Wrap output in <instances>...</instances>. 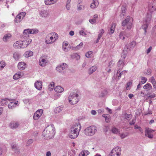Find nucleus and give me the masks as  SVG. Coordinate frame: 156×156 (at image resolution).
I'll return each instance as SVG.
<instances>
[{
  "mask_svg": "<svg viewBox=\"0 0 156 156\" xmlns=\"http://www.w3.org/2000/svg\"><path fill=\"white\" fill-rule=\"evenodd\" d=\"M97 3L95 2V1L93 0V2L91 3L90 5V7L92 8H95L98 5Z\"/></svg>",
  "mask_w": 156,
  "mask_h": 156,
  "instance_id": "40",
  "label": "nucleus"
},
{
  "mask_svg": "<svg viewBox=\"0 0 156 156\" xmlns=\"http://www.w3.org/2000/svg\"><path fill=\"white\" fill-rule=\"evenodd\" d=\"M11 35L10 34H5L3 38V41L4 42H7L11 38Z\"/></svg>",
  "mask_w": 156,
  "mask_h": 156,
  "instance_id": "14",
  "label": "nucleus"
},
{
  "mask_svg": "<svg viewBox=\"0 0 156 156\" xmlns=\"http://www.w3.org/2000/svg\"><path fill=\"white\" fill-rule=\"evenodd\" d=\"M18 67L19 69L22 70L25 68V64L24 62H19L18 64Z\"/></svg>",
  "mask_w": 156,
  "mask_h": 156,
  "instance_id": "17",
  "label": "nucleus"
},
{
  "mask_svg": "<svg viewBox=\"0 0 156 156\" xmlns=\"http://www.w3.org/2000/svg\"><path fill=\"white\" fill-rule=\"evenodd\" d=\"M119 136L121 139H124L129 135V133L128 132H126L124 133H119Z\"/></svg>",
  "mask_w": 156,
  "mask_h": 156,
  "instance_id": "34",
  "label": "nucleus"
},
{
  "mask_svg": "<svg viewBox=\"0 0 156 156\" xmlns=\"http://www.w3.org/2000/svg\"><path fill=\"white\" fill-rule=\"evenodd\" d=\"M78 96V94L77 93L70 94L69 97V102L72 105L76 104L79 101Z\"/></svg>",
  "mask_w": 156,
  "mask_h": 156,
  "instance_id": "5",
  "label": "nucleus"
},
{
  "mask_svg": "<svg viewBox=\"0 0 156 156\" xmlns=\"http://www.w3.org/2000/svg\"><path fill=\"white\" fill-rule=\"evenodd\" d=\"M62 49L64 51L66 52H67L70 50V45H69L68 46H65L64 45H63Z\"/></svg>",
  "mask_w": 156,
  "mask_h": 156,
  "instance_id": "36",
  "label": "nucleus"
},
{
  "mask_svg": "<svg viewBox=\"0 0 156 156\" xmlns=\"http://www.w3.org/2000/svg\"><path fill=\"white\" fill-rule=\"evenodd\" d=\"M5 66V63L2 61L0 62V70H2Z\"/></svg>",
  "mask_w": 156,
  "mask_h": 156,
  "instance_id": "39",
  "label": "nucleus"
},
{
  "mask_svg": "<svg viewBox=\"0 0 156 156\" xmlns=\"http://www.w3.org/2000/svg\"><path fill=\"white\" fill-rule=\"evenodd\" d=\"M112 131L114 133L117 134L118 133H120V131L119 129L115 127L112 129Z\"/></svg>",
  "mask_w": 156,
  "mask_h": 156,
  "instance_id": "44",
  "label": "nucleus"
},
{
  "mask_svg": "<svg viewBox=\"0 0 156 156\" xmlns=\"http://www.w3.org/2000/svg\"><path fill=\"white\" fill-rule=\"evenodd\" d=\"M115 28V25L114 24H112V26L110 28L109 30H108V33L110 34H113L114 32V30Z\"/></svg>",
  "mask_w": 156,
  "mask_h": 156,
  "instance_id": "29",
  "label": "nucleus"
},
{
  "mask_svg": "<svg viewBox=\"0 0 156 156\" xmlns=\"http://www.w3.org/2000/svg\"><path fill=\"white\" fill-rule=\"evenodd\" d=\"M126 56L124 52H123L122 53V56L118 62V66L119 70H122L125 65L126 62L124 60Z\"/></svg>",
  "mask_w": 156,
  "mask_h": 156,
  "instance_id": "6",
  "label": "nucleus"
},
{
  "mask_svg": "<svg viewBox=\"0 0 156 156\" xmlns=\"http://www.w3.org/2000/svg\"><path fill=\"white\" fill-rule=\"evenodd\" d=\"M126 8L125 7L122 6V7L121 9V12L120 15L121 17H122L125 15L126 13Z\"/></svg>",
  "mask_w": 156,
  "mask_h": 156,
  "instance_id": "26",
  "label": "nucleus"
},
{
  "mask_svg": "<svg viewBox=\"0 0 156 156\" xmlns=\"http://www.w3.org/2000/svg\"><path fill=\"white\" fill-rule=\"evenodd\" d=\"M121 70H119V69H118L116 74V76H117V77H116V79L118 80H119L121 77L122 75H124L127 73V71L125 70L123 71L120 72Z\"/></svg>",
  "mask_w": 156,
  "mask_h": 156,
  "instance_id": "12",
  "label": "nucleus"
},
{
  "mask_svg": "<svg viewBox=\"0 0 156 156\" xmlns=\"http://www.w3.org/2000/svg\"><path fill=\"white\" fill-rule=\"evenodd\" d=\"M97 69L96 66H93L89 69L88 70V73L89 75L95 72Z\"/></svg>",
  "mask_w": 156,
  "mask_h": 156,
  "instance_id": "18",
  "label": "nucleus"
},
{
  "mask_svg": "<svg viewBox=\"0 0 156 156\" xmlns=\"http://www.w3.org/2000/svg\"><path fill=\"white\" fill-rule=\"evenodd\" d=\"M136 119H133L132 121L129 122V124L130 125H133L135 124V122L136 121Z\"/></svg>",
  "mask_w": 156,
  "mask_h": 156,
  "instance_id": "61",
  "label": "nucleus"
},
{
  "mask_svg": "<svg viewBox=\"0 0 156 156\" xmlns=\"http://www.w3.org/2000/svg\"><path fill=\"white\" fill-rule=\"evenodd\" d=\"M121 151V148L120 147H116L112 149L109 156H120Z\"/></svg>",
  "mask_w": 156,
  "mask_h": 156,
  "instance_id": "7",
  "label": "nucleus"
},
{
  "mask_svg": "<svg viewBox=\"0 0 156 156\" xmlns=\"http://www.w3.org/2000/svg\"><path fill=\"white\" fill-rule=\"evenodd\" d=\"M30 29H27L24 30L23 32L24 34H26V35L29 34H30Z\"/></svg>",
  "mask_w": 156,
  "mask_h": 156,
  "instance_id": "52",
  "label": "nucleus"
},
{
  "mask_svg": "<svg viewBox=\"0 0 156 156\" xmlns=\"http://www.w3.org/2000/svg\"><path fill=\"white\" fill-rule=\"evenodd\" d=\"M154 131V130L153 129H151L149 128L146 129L145 132L149 133H153Z\"/></svg>",
  "mask_w": 156,
  "mask_h": 156,
  "instance_id": "54",
  "label": "nucleus"
},
{
  "mask_svg": "<svg viewBox=\"0 0 156 156\" xmlns=\"http://www.w3.org/2000/svg\"><path fill=\"white\" fill-rule=\"evenodd\" d=\"M33 55V52L31 51H26L24 53L25 57L27 58Z\"/></svg>",
  "mask_w": 156,
  "mask_h": 156,
  "instance_id": "27",
  "label": "nucleus"
},
{
  "mask_svg": "<svg viewBox=\"0 0 156 156\" xmlns=\"http://www.w3.org/2000/svg\"><path fill=\"white\" fill-rule=\"evenodd\" d=\"M30 34H37L39 32L38 30L37 29H30Z\"/></svg>",
  "mask_w": 156,
  "mask_h": 156,
  "instance_id": "43",
  "label": "nucleus"
},
{
  "mask_svg": "<svg viewBox=\"0 0 156 156\" xmlns=\"http://www.w3.org/2000/svg\"><path fill=\"white\" fill-rule=\"evenodd\" d=\"M63 106H59L56 108L54 109V111L55 113H58L61 112L63 109Z\"/></svg>",
  "mask_w": 156,
  "mask_h": 156,
  "instance_id": "28",
  "label": "nucleus"
},
{
  "mask_svg": "<svg viewBox=\"0 0 156 156\" xmlns=\"http://www.w3.org/2000/svg\"><path fill=\"white\" fill-rule=\"evenodd\" d=\"M46 63V60L42 58H41L39 62V65L41 66H45Z\"/></svg>",
  "mask_w": 156,
  "mask_h": 156,
  "instance_id": "25",
  "label": "nucleus"
},
{
  "mask_svg": "<svg viewBox=\"0 0 156 156\" xmlns=\"http://www.w3.org/2000/svg\"><path fill=\"white\" fill-rule=\"evenodd\" d=\"M54 34V33H50L47 36V38H49L51 40V41L53 39V37L52 36H53Z\"/></svg>",
  "mask_w": 156,
  "mask_h": 156,
  "instance_id": "48",
  "label": "nucleus"
},
{
  "mask_svg": "<svg viewBox=\"0 0 156 156\" xmlns=\"http://www.w3.org/2000/svg\"><path fill=\"white\" fill-rule=\"evenodd\" d=\"M130 17L129 16H127L126 19L122 21V25L123 26H127V29H131L132 24L130 21Z\"/></svg>",
  "mask_w": 156,
  "mask_h": 156,
  "instance_id": "8",
  "label": "nucleus"
},
{
  "mask_svg": "<svg viewBox=\"0 0 156 156\" xmlns=\"http://www.w3.org/2000/svg\"><path fill=\"white\" fill-rule=\"evenodd\" d=\"M35 87L38 90H40L41 89L42 86V83L41 81H37L34 83Z\"/></svg>",
  "mask_w": 156,
  "mask_h": 156,
  "instance_id": "13",
  "label": "nucleus"
},
{
  "mask_svg": "<svg viewBox=\"0 0 156 156\" xmlns=\"http://www.w3.org/2000/svg\"><path fill=\"white\" fill-rule=\"evenodd\" d=\"M85 9V6L83 5H77L78 10H83Z\"/></svg>",
  "mask_w": 156,
  "mask_h": 156,
  "instance_id": "47",
  "label": "nucleus"
},
{
  "mask_svg": "<svg viewBox=\"0 0 156 156\" xmlns=\"http://www.w3.org/2000/svg\"><path fill=\"white\" fill-rule=\"evenodd\" d=\"M136 44V42L135 41H132L129 45L128 46L126 45L125 46L128 49H129V51L131 50L135 46Z\"/></svg>",
  "mask_w": 156,
  "mask_h": 156,
  "instance_id": "21",
  "label": "nucleus"
},
{
  "mask_svg": "<svg viewBox=\"0 0 156 156\" xmlns=\"http://www.w3.org/2000/svg\"><path fill=\"white\" fill-rule=\"evenodd\" d=\"M147 80L146 78L144 77H143L141 79V81L140 83H141V84H143L146 83Z\"/></svg>",
  "mask_w": 156,
  "mask_h": 156,
  "instance_id": "56",
  "label": "nucleus"
},
{
  "mask_svg": "<svg viewBox=\"0 0 156 156\" xmlns=\"http://www.w3.org/2000/svg\"><path fill=\"white\" fill-rule=\"evenodd\" d=\"M79 34L80 35L86 37L87 34L83 30H81L79 32Z\"/></svg>",
  "mask_w": 156,
  "mask_h": 156,
  "instance_id": "55",
  "label": "nucleus"
},
{
  "mask_svg": "<svg viewBox=\"0 0 156 156\" xmlns=\"http://www.w3.org/2000/svg\"><path fill=\"white\" fill-rule=\"evenodd\" d=\"M145 136H147L149 138L152 139L153 137V134L151 133H149L147 132H145Z\"/></svg>",
  "mask_w": 156,
  "mask_h": 156,
  "instance_id": "42",
  "label": "nucleus"
},
{
  "mask_svg": "<svg viewBox=\"0 0 156 156\" xmlns=\"http://www.w3.org/2000/svg\"><path fill=\"white\" fill-rule=\"evenodd\" d=\"M67 67V64L66 63H63L57 66L56 68V69L58 72L63 73L65 72L66 69Z\"/></svg>",
  "mask_w": 156,
  "mask_h": 156,
  "instance_id": "9",
  "label": "nucleus"
},
{
  "mask_svg": "<svg viewBox=\"0 0 156 156\" xmlns=\"http://www.w3.org/2000/svg\"><path fill=\"white\" fill-rule=\"evenodd\" d=\"M55 128L53 124L48 126L45 128L42 133V136L46 140L51 139L54 137Z\"/></svg>",
  "mask_w": 156,
  "mask_h": 156,
  "instance_id": "1",
  "label": "nucleus"
},
{
  "mask_svg": "<svg viewBox=\"0 0 156 156\" xmlns=\"http://www.w3.org/2000/svg\"><path fill=\"white\" fill-rule=\"evenodd\" d=\"M43 110L42 109L38 110L34 113L33 118L35 120L38 119L42 115Z\"/></svg>",
  "mask_w": 156,
  "mask_h": 156,
  "instance_id": "11",
  "label": "nucleus"
},
{
  "mask_svg": "<svg viewBox=\"0 0 156 156\" xmlns=\"http://www.w3.org/2000/svg\"><path fill=\"white\" fill-rule=\"evenodd\" d=\"M31 39L27 38L22 41H18L13 44V47L15 48H24L27 47L32 42Z\"/></svg>",
  "mask_w": 156,
  "mask_h": 156,
  "instance_id": "3",
  "label": "nucleus"
},
{
  "mask_svg": "<svg viewBox=\"0 0 156 156\" xmlns=\"http://www.w3.org/2000/svg\"><path fill=\"white\" fill-rule=\"evenodd\" d=\"M13 57L16 60L18 61L20 58V55L18 52H15L13 54Z\"/></svg>",
  "mask_w": 156,
  "mask_h": 156,
  "instance_id": "24",
  "label": "nucleus"
},
{
  "mask_svg": "<svg viewBox=\"0 0 156 156\" xmlns=\"http://www.w3.org/2000/svg\"><path fill=\"white\" fill-rule=\"evenodd\" d=\"M21 77L20 72L16 73L13 76V78L15 80H17Z\"/></svg>",
  "mask_w": 156,
  "mask_h": 156,
  "instance_id": "32",
  "label": "nucleus"
},
{
  "mask_svg": "<svg viewBox=\"0 0 156 156\" xmlns=\"http://www.w3.org/2000/svg\"><path fill=\"white\" fill-rule=\"evenodd\" d=\"M143 88L144 89H147L148 90H150L152 88V87L150 84L147 83L144 86Z\"/></svg>",
  "mask_w": 156,
  "mask_h": 156,
  "instance_id": "31",
  "label": "nucleus"
},
{
  "mask_svg": "<svg viewBox=\"0 0 156 156\" xmlns=\"http://www.w3.org/2000/svg\"><path fill=\"white\" fill-rule=\"evenodd\" d=\"M96 21V20L95 19H90L89 20V22L91 24L95 23Z\"/></svg>",
  "mask_w": 156,
  "mask_h": 156,
  "instance_id": "62",
  "label": "nucleus"
},
{
  "mask_svg": "<svg viewBox=\"0 0 156 156\" xmlns=\"http://www.w3.org/2000/svg\"><path fill=\"white\" fill-rule=\"evenodd\" d=\"M148 24H149L148 23L145 22V23L142 26V28L144 30V34H145L147 32L146 30L148 27Z\"/></svg>",
  "mask_w": 156,
  "mask_h": 156,
  "instance_id": "37",
  "label": "nucleus"
},
{
  "mask_svg": "<svg viewBox=\"0 0 156 156\" xmlns=\"http://www.w3.org/2000/svg\"><path fill=\"white\" fill-rule=\"evenodd\" d=\"M11 147L12 149L14 150L15 153L17 154H19L20 153L19 147L15 145H12Z\"/></svg>",
  "mask_w": 156,
  "mask_h": 156,
  "instance_id": "22",
  "label": "nucleus"
},
{
  "mask_svg": "<svg viewBox=\"0 0 156 156\" xmlns=\"http://www.w3.org/2000/svg\"><path fill=\"white\" fill-rule=\"evenodd\" d=\"M14 104H13V102H11L9 103L8 105V108H9L12 109L14 108L15 106L14 105Z\"/></svg>",
  "mask_w": 156,
  "mask_h": 156,
  "instance_id": "50",
  "label": "nucleus"
},
{
  "mask_svg": "<svg viewBox=\"0 0 156 156\" xmlns=\"http://www.w3.org/2000/svg\"><path fill=\"white\" fill-rule=\"evenodd\" d=\"M93 53L92 51H89L86 54V56L87 58L90 57V55Z\"/></svg>",
  "mask_w": 156,
  "mask_h": 156,
  "instance_id": "57",
  "label": "nucleus"
},
{
  "mask_svg": "<svg viewBox=\"0 0 156 156\" xmlns=\"http://www.w3.org/2000/svg\"><path fill=\"white\" fill-rule=\"evenodd\" d=\"M54 90L56 92L61 93L64 91V89L60 86H58L54 88Z\"/></svg>",
  "mask_w": 156,
  "mask_h": 156,
  "instance_id": "20",
  "label": "nucleus"
},
{
  "mask_svg": "<svg viewBox=\"0 0 156 156\" xmlns=\"http://www.w3.org/2000/svg\"><path fill=\"white\" fill-rule=\"evenodd\" d=\"M151 18V16L150 15H147L145 20V22L148 23V24L149 23V22L150 21Z\"/></svg>",
  "mask_w": 156,
  "mask_h": 156,
  "instance_id": "46",
  "label": "nucleus"
},
{
  "mask_svg": "<svg viewBox=\"0 0 156 156\" xmlns=\"http://www.w3.org/2000/svg\"><path fill=\"white\" fill-rule=\"evenodd\" d=\"M83 154H82V156H87L89 154V152L87 150H84L83 151Z\"/></svg>",
  "mask_w": 156,
  "mask_h": 156,
  "instance_id": "53",
  "label": "nucleus"
},
{
  "mask_svg": "<svg viewBox=\"0 0 156 156\" xmlns=\"http://www.w3.org/2000/svg\"><path fill=\"white\" fill-rule=\"evenodd\" d=\"M26 14L25 12H22L18 14L14 20V21L16 23H20L23 19Z\"/></svg>",
  "mask_w": 156,
  "mask_h": 156,
  "instance_id": "10",
  "label": "nucleus"
},
{
  "mask_svg": "<svg viewBox=\"0 0 156 156\" xmlns=\"http://www.w3.org/2000/svg\"><path fill=\"white\" fill-rule=\"evenodd\" d=\"M102 116L103 117L105 118V120L106 122H110V121L109 118L110 117L109 115H107L106 114H104Z\"/></svg>",
  "mask_w": 156,
  "mask_h": 156,
  "instance_id": "35",
  "label": "nucleus"
},
{
  "mask_svg": "<svg viewBox=\"0 0 156 156\" xmlns=\"http://www.w3.org/2000/svg\"><path fill=\"white\" fill-rule=\"evenodd\" d=\"M108 93L107 90H104L102 91L99 94V97H102L106 95Z\"/></svg>",
  "mask_w": 156,
  "mask_h": 156,
  "instance_id": "30",
  "label": "nucleus"
},
{
  "mask_svg": "<svg viewBox=\"0 0 156 156\" xmlns=\"http://www.w3.org/2000/svg\"><path fill=\"white\" fill-rule=\"evenodd\" d=\"M124 32H125V34H124V36H126L127 37H128L129 36V34L128 33V32L127 30H126Z\"/></svg>",
  "mask_w": 156,
  "mask_h": 156,
  "instance_id": "64",
  "label": "nucleus"
},
{
  "mask_svg": "<svg viewBox=\"0 0 156 156\" xmlns=\"http://www.w3.org/2000/svg\"><path fill=\"white\" fill-rule=\"evenodd\" d=\"M125 33L124 32H121L120 33L119 37L120 39H122V40L125 39V37L124 34H125Z\"/></svg>",
  "mask_w": 156,
  "mask_h": 156,
  "instance_id": "45",
  "label": "nucleus"
},
{
  "mask_svg": "<svg viewBox=\"0 0 156 156\" xmlns=\"http://www.w3.org/2000/svg\"><path fill=\"white\" fill-rule=\"evenodd\" d=\"M19 126V123L17 122H13L10 123V126L11 128L15 129L17 128Z\"/></svg>",
  "mask_w": 156,
  "mask_h": 156,
  "instance_id": "16",
  "label": "nucleus"
},
{
  "mask_svg": "<svg viewBox=\"0 0 156 156\" xmlns=\"http://www.w3.org/2000/svg\"><path fill=\"white\" fill-rule=\"evenodd\" d=\"M100 33L99 34L98 36L99 37H101L102 36L104 32V30L103 29H102L100 30Z\"/></svg>",
  "mask_w": 156,
  "mask_h": 156,
  "instance_id": "59",
  "label": "nucleus"
},
{
  "mask_svg": "<svg viewBox=\"0 0 156 156\" xmlns=\"http://www.w3.org/2000/svg\"><path fill=\"white\" fill-rule=\"evenodd\" d=\"M49 15V13L47 11H41L40 12V15L42 17H47Z\"/></svg>",
  "mask_w": 156,
  "mask_h": 156,
  "instance_id": "15",
  "label": "nucleus"
},
{
  "mask_svg": "<svg viewBox=\"0 0 156 156\" xmlns=\"http://www.w3.org/2000/svg\"><path fill=\"white\" fill-rule=\"evenodd\" d=\"M124 116L125 119L128 120H130L132 116L131 114H128L127 113L125 114Z\"/></svg>",
  "mask_w": 156,
  "mask_h": 156,
  "instance_id": "38",
  "label": "nucleus"
},
{
  "mask_svg": "<svg viewBox=\"0 0 156 156\" xmlns=\"http://www.w3.org/2000/svg\"><path fill=\"white\" fill-rule=\"evenodd\" d=\"M45 42L47 44H50L53 43V41H51L49 38H47V36L45 38Z\"/></svg>",
  "mask_w": 156,
  "mask_h": 156,
  "instance_id": "51",
  "label": "nucleus"
},
{
  "mask_svg": "<svg viewBox=\"0 0 156 156\" xmlns=\"http://www.w3.org/2000/svg\"><path fill=\"white\" fill-rule=\"evenodd\" d=\"M33 142V140L32 139H30L29 140L27 144V146H28L30 145V144H32Z\"/></svg>",
  "mask_w": 156,
  "mask_h": 156,
  "instance_id": "58",
  "label": "nucleus"
},
{
  "mask_svg": "<svg viewBox=\"0 0 156 156\" xmlns=\"http://www.w3.org/2000/svg\"><path fill=\"white\" fill-rule=\"evenodd\" d=\"M81 128V126L79 123H76L70 129L69 134V138L71 139L76 138L79 134V131Z\"/></svg>",
  "mask_w": 156,
  "mask_h": 156,
  "instance_id": "2",
  "label": "nucleus"
},
{
  "mask_svg": "<svg viewBox=\"0 0 156 156\" xmlns=\"http://www.w3.org/2000/svg\"><path fill=\"white\" fill-rule=\"evenodd\" d=\"M7 101H10L12 100V99H10L7 98H6L4 99H2V101H0V103L2 106L8 104Z\"/></svg>",
  "mask_w": 156,
  "mask_h": 156,
  "instance_id": "23",
  "label": "nucleus"
},
{
  "mask_svg": "<svg viewBox=\"0 0 156 156\" xmlns=\"http://www.w3.org/2000/svg\"><path fill=\"white\" fill-rule=\"evenodd\" d=\"M83 45V42H81L80 43V44L77 45L76 47H75V49L77 50L81 48Z\"/></svg>",
  "mask_w": 156,
  "mask_h": 156,
  "instance_id": "49",
  "label": "nucleus"
},
{
  "mask_svg": "<svg viewBox=\"0 0 156 156\" xmlns=\"http://www.w3.org/2000/svg\"><path fill=\"white\" fill-rule=\"evenodd\" d=\"M114 64V62L112 61H110L109 62L108 66L109 67H112Z\"/></svg>",
  "mask_w": 156,
  "mask_h": 156,
  "instance_id": "63",
  "label": "nucleus"
},
{
  "mask_svg": "<svg viewBox=\"0 0 156 156\" xmlns=\"http://www.w3.org/2000/svg\"><path fill=\"white\" fill-rule=\"evenodd\" d=\"M100 33L99 34L98 36L99 37H101L102 36L104 32V30L103 29H102L100 30Z\"/></svg>",
  "mask_w": 156,
  "mask_h": 156,
  "instance_id": "60",
  "label": "nucleus"
},
{
  "mask_svg": "<svg viewBox=\"0 0 156 156\" xmlns=\"http://www.w3.org/2000/svg\"><path fill=\"white\" fill-rule=\"evenodd\" d=\"M54 87V83L52 82L50 84L48 85V90L50 91H51Z\"/></svg>",
  "mask_w": 156,
  "mask_h": 156,
  "instance_id": "41",
  "label": "nucleus"
},
{
  "mask_svg": "<svg viewBox=\"0 0 156 156\" xmlns=\"http://www.w3.org/2000/svg\"><path fill=\"white\" fill-rule=\"evenodd\" d=\"M58 1V0H45L44 2L45 5H48L55 3L57 2Z\"/></svg>",
  "mask_w": 156,
  "mask_h": 156,
  "instance_id": "19",
  "label": "nucleus"
},
{
  "mask_svg": "<svg viewBox=\"0 0 156 156\" xmlns=\"http://www.w3.org/2000/svg\"><path fill=\"white\" fill-rule=\"evenodd\" d=\"M97 131L96 127L95 126H92L85 129L84 131V133L87 136H92L94 135Z\"/></svg>",
  "mask_w": 156,
  "mask_h": 156,
  "instance_id": "4",
  "label": "nucleus"
},
{
  "mask_svg": "<svg viewBox=\"0 0 156 156\" xmlns=\"http://www.w3.org/2000/svg\"><path fill=\"white\" fill-rule=\"evenodd\" d=\"M149 9L151 12H153L155 10L156 7L154 5H153V4H151V3L149 5Z\"/></svg>",
  "mask_w": 156,
  "mask_h": 156,
  "instance_id": "33",
  "label": "nucleus"
}]
</instances>
